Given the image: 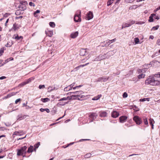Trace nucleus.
Instances as JSON below:
<instances>
[{
    "label": "nucleus",
    "mask_w": 160,
    "mask_h": 160,
    "mask_svg": "<svg viewBox=\"0 0 160 160\" xmlns=\"http://www.w3.org/2000/svg\"><path fill=\"white\" fill-rule=\"evenodd\" d=\"M145 84H150L152 86L158 85L160 84V81L155 79L154 76H149L145 80Z\"/></svg>",
    "instance_id": "f257e3e1"
},
{
    "label": "nucleus",
    "mask_w": 160,
    "mask_h": 160,
    "mask_svg": "<svg viewBox=\"0 0 160 160\" xmlns=\"http://www.w3.org/2000/svg\"><path fill=\"white\" fill-rule=\"evenodd\" d=\"M27 147L26 146L22 147L21 149L18 150L17 155L18 156L22 155L23 157L25 156V155L27 153L26 149Z\"/></svg>",
    "instance_id": "f03ea898"
},
{
    "label": "nucleus",
    "mask_w": 160,
    "mask_h": 160,
    "mask_svg": "<svg viewBox=\"0 0 160 160\" xmlns=\"http://www.w3.org/2000/svg\"><path fill=\"white\" fill-rule=\"evenodd\" d=\"M71 93H72L73 94H76L77 97H78V99L80 100H82L85 97V96L83 95V92L81 91H78L72 92H70Z\"/></svg>",
    "instance_id": "7ed1b4c3"
},
{
    "label": "nucleus",
    "mask_w": 160,
    "mask_h": 160,
    "mask_svg": "<svg viewBox=\"0 0 160 160\" xmlns=\"http://www.w3.org/2000/svg\"><path fill=\"white\" fill-rule=\"evenodd\" d=\"M28 3L26 1H22L20 2L18 8L21 10L23 11L26 9V5Z\"/></svg>",
    "instance_id": "20e7f679"
},
{
    "label": "nucleus",
    "mask_w": 160,
    "mask_h": 160,
    "mask_svg": "<svg viewBox=\"0 0 160 160\" xmlns=\"http://www.w3.org/2000/svg\"><path fill=\"white\" fill-rule=\"evenodd\" d=\"M107 57H106V55H105V54L103 55H100L99 56L97 57L94 59L92 61H99L101 60L105 59L107 58Z\"/></svg>",
    "instance_id": "39448f33"
},
{
    "label": "nucleus",
    "mask_w": 160,
    "mask_h": 160,
    "mask_svg": "<svg viewBox=\"0 0 160 160\" xmlns=\"http://www.w3.org/2000/svg\"><path fill=\"white\" fill-rule=\"evenodd\" d=\"M78 12V13H79L78 14H77L75 15L74 18V20L76 22H80L81 21V12L80 11H79Z\"/></svg>",
    "instance_id": "423d86ee"
},
{
    "label": "nucleus",
    "mask_w": 160,
    "mask_h": 160,
    "mask_svg": "<svg viewBox=\"0 0 160 160\" xmlns=\"http://www.w3.org/2000/svg\"><path fill=\"white\" fill-rule=\"evenodd\" d=\"M109 78V77H100L98 78L96 80V82H106Z\"/></svg>",
    "instance_id": "0eeeda50"
},
{
    "label": "nucleus",
    "mask_w": 160,
    "mask_h": 160,
    "mask_svg": "<svg viewBox=\"0 0 160 160\" xmlns=\"http://www.w3.org/2000/svg\"><path fill=\"white\" fill-rule=\"evenodd\" d=\"M93 13L91 11H89L87 14L86 19L87 20H90L93 18Z\"/></svg>",
    "instance_id": "6e6552de"
},
{
    "label": "nucleus",
    "mask_w": 160,
    "mask_h": 160,
    "mask_svg": "<svg viewBox=\"0 0 160 160\" xmlns=\"http://www.w3.org/2000/svg\"><path fill=\"white\" fill-rule=\"evenodd\" d=\"M116 52V51L114 52V50L110 51L107 53L105 54V55H106V57H107V58H108L109 57L115 54Z\"/></svg>",
    "instance_id": "1a4fd4ad"
},
{
    "label": "nucleus",
    "mask_w": 160,
    "mask_h": 160,
    "mask_svg": "<svg viewBox=\"0 0 160 160\" xmlns=\"http://www.w3.org/2000/svg\"><path fill=\"white\" fill-rule=\"evenodd\" d=\"M133 119L137 124H140L141 123L140 119L138 116L134 117Z\"/></svg>",
    "instance_id": "9d476101"
},
{
    "label": "nucleus",
    "mask_w": 160,
    "mask_h": 160,
    "mask_svg": "<svg viewBox=\"0 0 160 160\" xmlns=\"http://www.w3.org/2000/svg\"><path fill=\"white\" fill-rule=\"evenodd\" d=\"M45 33L47 36L49 37H51L53 35V32L52 31L49 30L48 29L46 30Z\"/></svg>",
    "instance_id": "9b49d317"
},
{
    "label": "nucleus",
    "mask_w": 160,
    "mask_h": 160,
    "mask_svg": "<svg viewBox=\"0 0 160 160\" xmlns=\"http://www.w3.org/2000/svg\"><path fill=\"white\" fill-rule=\"evenodd\" d=\"M127 118V117L125 116L120 117L119 118L120 121L121 122H123L126 120Z\"/></svg>",
    "instance_id": "f8f14e48"
},
{
    "label": "nucleus",
    "mask_w": 160,
    "mask_h": 160,
    "mask_svg": "<svg viewBox=\"0 0 160 160\" xmlns=\"http://www.w3.org/2000/svg\"><path fill=\"white\" fill-rule=\"evenodd\" d=\"M97 116L96 114L95 113H92L89 115L90 118L92 119V121L94 119L96 118Z\"/></svg>",
    "instance_id": "ddd939ff"
},
{
    "label": "nucleus",
    "mask_w": 160,
    "mask_h": 160,
    "mask_svg": "<svg viewBox=\"0 0 160 160\" xmlns=\"http://www.w3.org/2000/svg\"><path fill=\"white\" fill-rule=\"evenodd\" d=\"M23 134V132L22 131H16L14 132L13 135H16L17 136H21Z\"/></svg>",
    "instance_id": "4468645a"
},
{
    "label": "nucleus",
    "mask_w": 160,
    "mask_h": 160,
    "mask_svg": "<svg viewBox=\"0 0 160 160\" xmlns=\"http://www.w3.org/2000/svg\"><path fill=\"white\" fill-rule=\"evenodd\" d=\"M119 115V113L116 111H113L112 113V116L114 118H117Z\"/></svg>",
    "instance_id": "2eb2a0df"
},
{
    "label": "nucleus",
    "mask_w": 160,
    "mask_h": 160,
    "mask_svg": "<svg viewBox=\"0 0 160 160\" xmlns=\"http://www.w3.org/2000/svg\"><path fill=\"white\" fill-rule=\"evenodd\" d=\"M27 116H23L22 114L19 115L17 117V120H21L26 118Z\"/></svg>",
    "instance_id": "dca6fc26"
},
{
    "label": "nucleus",
    "mask_w": 160,
    "mask_h": 160,
    "mask_svg": "<svg viewBox=\"0 0 160 160\" xmlns=\"http://www.w3.org/2000/svg\"><path fill=\"white\" fill-rule=\"evenodd\" d=\"M87 53L86 49H82L80 52V54L81 56H83Z\"/></svg>",
    "instance_id": "f3484780"
},
{
    "label": "nucleus",
    "mask_w": 160,
    "mask_h": 160,
    "mask_svg": "<svg viewBox=\"0 0 160 160\" xmlns=\"http://www.w3.org/2000/svg\"><path fill=\"white\" fill-rule=\"evenodd\" d=\"M107 115V112L105 111H101L100 112L99 116L101 117H105Z\"/></svg>",
    "instance_id": "a211bd4d"
},
{
    "label": "nucleus",
    "mask_w": 160,
    "mask_h": 160,
    "mask_svg": "<svg viewBox=\"0 0 160 160\" xmlns=\"http://www.w3.org/2000/svg\"><path fill=\"white\" fill-rule=\"evenodd\" d=\"M78 32H76L74 33H72L71 35V37L72 38H75L78 35Z\"/></svg>",
    "instance_id": "6ab92c4d"
},
{
    "label": "nucleus",
    "mask_w": 160,
    "mask_h": 160,
    "mask_svg": "<svg viewBox=\"0 0 160 160\" xmlns=\"http://www.w3.org/2000/svg\"><path fill=\"white\" fill-rule=\"evenodd\" d=\"M72 85H70L65 87L64 89V91L67 92L72 89Z\"/></svg>",
    "instance_id": "aec40b11"
},
{
    "label": "nucleus",
    "mask_w": 160,
    "mask_h": 160,
    "mask_svg": "<svg viewBox=\"0 0 160 160\" xmlns=\"http://www.w3.org/2000/svg\"><path fill=\"white\" fill-rule=\"evenodd\" d=\"M33 151V147L32 146H30L28 148L27 152L28 153H30L32 152Z\"/></svg>",
    "instance_id": "412c9836"
},
{
    "label": "nucleus",
    "mask_w": 160,
    "mask_h": 160,
    "mask_svg": "<svg viewBox=\"0 0 160 160\" xmlns=\"http://www.w3.org/2000/svg\"><path fill=\"white\" fill-rule=\"evenodd\" d=\"M71 98H69V97H64L62 98H61L59 101H66L67 100H70Z\"/></svg>",
    "instance_id": "4be33fe9"
},
{
    "label": "nucleus",
    "mask_w": 160,
    "mask_h": 160,
    "mask_svg": "<svg viewBox=\"0 0 160 160\" xmlns=\"http://www.w3.org/2000/svg\"><path fill=\"white\" fill-rule=\"evenodd\" d=\"M69 98H71V99H78V97H77V96L76 95V94H74L73 95H71Z\"/></svg>",
    "instance_id": "5701e85b"
},
{
    "label": "nucleus",
    "mask_w": 160,
    "mask_h": 160,
    "mask_svg": "<svg viewBox=\"0 0 160 160\" xmlns=\"http://www.w3.org/2000/svg\"><path fill=\"white\" fill-rule=\"evenodd\" d=\"M41 101L44 102H48L50 101V99L47 98H42Z\"/></svg>",
    "instance_id": "b1692460"
},
{
    "label": "nucleus",
    "mask_w": 160,
    "mask_h": 160,
    "mask_svg": "<svg viewBox=\"0 0 160 160\" xmlns=\"http://www.w3.org/2000/svg\"><path fill=\"white\" fill-rule=\"evenodd\" d=\"M22 11L20 9H19V10H17L16 11L15 13V14L16 15H19L20 14H21L23 13V12H22Z\"/></svg>",
    "instance_id": "393cba45"
},
{
    "label": "nucleus",
    "mask_w": 160,
    "mask_h": 160,
    "mask_svg": "<svg viewBox=\"0 0 160 160\" xmlns=\"http://www.w3.org/2000/svg\"><path fill=\"white\" fill-rule=\"evenodd\" d=\"M130 26V25L128 23L125 24H123L122 25V28H124L126 27H128Z\"/></svg>",
    "instance_id": "a878e982"
},
{
    "label": "nucleus",
    "mask_w": 160,
    "mask_h": 160,
    "mask_svg": "<svg viewBox=\"0 0 160 160\" xmlns=\"http://www.w3.org/2000/svg\"><path fill=\"white\" fill-rule=\"evenodd\" d=\"M102 96V95L100 94L98 95L97 97H95L92 98V100H98Z\"/></svg>",
    "instance_id": "bb28decb"
},
{
    "label": "nucleus",
    "mask_w": 160,
    "mask_h": 160,
    "mask_svg": "<svg viewBox=\"0 0 160 160\" xmlns=\"http://www.w3.org/2000/svg\"><path fill=\"white\" fill-rule=\"evenodd\" d=\"M150 64H145L143 66V68L145 69H147L149 68Z\"/></svg>",
    "instance_id": "cd10ccee"
},
{
    "label": "nucleus",
    "mask_w": 160,
    "mask_h": 160,
    "mask_svg": "<svg viewBox=\"0 0 160 160\" xmlns=\"http://www.w3.org/2000/svg\"><path fill=\"white\" fill-rule=\"evenodd\" d=\"M40 145V142H38V143H37L35 144L34 145V147H35V148L34 149V151H36V149L37 148L39 147V146Z\"/></svg>",
    "instance_id": "c85d7f7f"
},
{
    "label": "nucleus",
    "mask_w": 160,
    "mask_h": 160,
    "mask_svg": "<svg viewBox=\"0 0 160 160\" xmlns=\"http://www.w3.org/2000/svg\"><path fill=\"white\" fill-rule=\"evenodd\" d=\"M58 89V88H56V87H54L53 88H52L51 87H49L48 88V90L50 91L51 92L53 90H57Z\"/></svg>",
    "instance_id": "c756f323"
},
{
    "label": "nucleus",
    "mask_w": 160,
    "mask_h": 160,
    "mask_svg": "<svg viewBox=\"0 0 160 160\" xmlns=\"http://www.w3.org/2000/svg\"><path fill=\"white\" fill-rule=\"evenodd\" d=\"M18 27L17 26L16 23H14L13 25V27L12 28V29H13L14 31H16L17 29H18Z\"/></svg>",
    "instance_id": "7c9ffc66"
},
{
    "label": "nucleus",
    "mask_w": 160,
    "mask_h": 160,
    "mask_svg": "<svg viewBox=\"0 0 160 160\" xmlns=\"http://www.w3.org/2000/svg\"><path fill=\"white\" fill-rule=\"evenodd\" d=\"M14 38L15 39L18 40L21 38L22 39L23 37L22 36H19L17 34L16 36Z\"/></svg>",
    "instance_id": "2f4dec72"
},
{
    "label": "nucleus",
    "mask_w": 160,
    "mask_h": 160,
    "mask_svg": "<svg viewBox=\"0 0 160 160\" xmlns=\"http://www.w3.org/2000/svg\"><path fill=\"white\" fill-rule=\"evenodd\" d=\"M50 26L52 28H54L55 26V23L53 22H50L49 23Z\"/></svg>",
    "instance_id": "473e14b6"
},
{
    "label": "nucleus",
    "mask_w": 160,
    "mask_h": 160,
    "mask_svg": "<svg viewBox=\"0 0 160 160\" xmlns=\"http://www.w3.org/2000/svg\"><path fill=\"white\" fill-rule=\"evenodd\" d=\"M91 156V154L90 153H88L84 155L85 158H90Z\"/></svg>",
    "instance_id": "72a5a7b5"
},
{
    "label": "nucleus",
    "mask_w": 160,
    "mask_h": 160,
    "mask_svg": "<svg viewBox=\"0 0 160 160\" xmlns=\"http://www.w3.org/2000/svg\"><path fill=\"white\" fill-rule=\"evenodd\" d=\"M154 16L153 15H152V14L149 17V21L150 22H153V18Z\"/></svg>",
    "instance_id": "f704fd0d"
},
{
    "label": "nucleus",
    "mask_w": 160,
    "mask_h": 160,
    "mask_svg": "<svg viewBox=\"0 0 160 160\" xmlns=\"http://www.w3.org/2000/svg\"><path fill=\"white\" fill-rule=\"evenodd\" d=\"M145 75L144 74H141L138 76V78L139 79L144 78Z\"/></svg>",
    "instance_id": "c9c22d12"
},
{
    "label": "nucleus",
    "mask_w": 160,
    "mask_h": 160,
    "mask_svg": "<svg viewBox=\"0 0 160 160\" xmlns=\"http://www.w3.org/2000/svg\"><path fill=\"white\" fill-rule=\"evenodd\" d=\"M154 122V120L153 119L150 118L149 119V123L151 125L153 124V123Z\"/></svg>",
    "instance_id": "e433bc0d"
},
{
    "label": "nucleus",
    "mask_w": 160,
    "mask_h": 160,
    "mask_svg": "<svg viewBox=\"0 0 160 160\" xmlns=\"http://www.w3.org/2000/svg\"><path fill=\"white\" fill-rule=\"evenodd\" d=\"M40 12V10H36V11L34 12V15L35 17H37V15H36L37 13H39Z\"/></svg>",
    "instance_id": "4c0bfd02"
},
{
    "label": "nucleus",
    "mask_w": 160,
    "mask_h": 160,
    "mask_svg": "<svg viewBox=\"0 0 160 160\" xmlns=\"http://www.w3.org/2000/svg\"><path fill=\"white\" fill-rule=\"evenodd\" d=\"M152 15H153V16H154V17H153L155 19L158 20L159 19V17L158 16H157L155 14H152Z\"/></svg>",
    "instance_id": "58836bf2"
},
{
    "label": "nucleus",
    "mask_w": 160,
    "mask_h": 160,
    "mask_svg": "<svg viewBox=\"0 0 160 160\" xmlns=\"http://www.w3.org/2000/svg\"><path fill=\"white\" fill-rule=\"evenodd\" d=\"M133 2V0H125V2L127 3H132Z\"/></svg>",
    "instance_id": "ea45409f"
},
{
    "label": "nucleus",
    "mask_w": 160,
    "mask_h": 160,
    "mask_svg": "<svg viewBox=\"0 0 160 160\" xmlns=\"http://www.w3.org/2000/svg\"><path fill=\"white\" fill-rule=\"evenodd\" d=\"M134 41L136 44H137L139 42V39L138 38H134Z\"/></svg>",
    "instance_id": "a19ab883"
},
{
    "label": "nucleus",
    "mask_w": 160,
    "mask_h": 160,
    "mask_svg": "<svg viewBox=\"0 0 160 160\" xmlns=\"http://www.w3.org/2000/svg\"><path fill=\"white\" fill-rule=\"evenodd\" d=\"M32 80H33V78L32 77L28 79L26 81L27 83L28 84Z\"/></svg>",
    "instance_id": "79ce46f5"
},
{
    "label": "nucleus",
    "mask_w": 160,
    "mask_h": 160,
    "mask_svg": "<svg viewBox=\"0 0 160 160\" xmlns=\"http://www.w3.org/2000/svg\"><path fill=\"white\" fill-rule=\"evenodd\" d=\"M144 122L145 124L148 125V121L147 118H145L144 119Z\"/></svg>",
    "instance_id": "37998d69"
},
{
    "label": "nucleus",
    "mask_w": 160,
    "mask_h": 160,
    "mask_svg": "<svg viewBox=\"0 0 160 160\" xmlns=\"http://www.w3.org/2000/svg\"><path fill=\"white\" fill-rule=\"evenodd\" d=\"M159 28V26H154L152 28V30H157Z\"/></svg>",
    "instance_id": "c03bdc74"
},
{
    "label": "nucleus",
    "mask_w": 160,
    "mask_h": 160,
    "mask_svg": "<svg viewBox=\"0 0 160 160\" xmlns=\"http://www.w3.org/2000/svg\"><path fill=\"white\" fill-rule=\"evenodd\" d=\"M153 76H154V78H160V73L155 74Z\"/></svg>",
    "instance_id": "a18cd8bd"
},
{
    "label": "nucleus",
    "mask_w": 160,
    "mask_h": 160,
    "mask_svg": "<svg viewBox=\"0 0 160 160\" xmlns=\"http://www.w3.org/2000/svg\"><path fill=\"white\" fill-rule=\"evenodd\" d=\"M140 6V5L138 6V5H133L132 6V7L133 9H136L138 8Z\"/></svg>",
    "instance_id": "49530a36"
},
{
    "label": "nucleus",
    "mask_w": 160,
    "mask_h": 160,
    "mask_svg": "<svg viewBox=\"0 0 160 160\" xmlns=\"http://www.w3.org/2000/svg\"><path fill=\"white\" fill-rule=\"evenodd\" d=\"M112 3L113 2H112V1L108 0V1L107 2V6H109L111 5Z\"/></svg>",
    "instance_id": "de8ad7c7"
},
{
    "label": "nucleus",
    "mask_w": 160,
    "mask_h": 160,
    "mask_svg": "<svg viewBox=\"0 0 160 160\" xmlns=\"http://www.w3.org/2000/svg\"><path fill=\"white\" fill-rule=\"evenodd\" d=\"M135 23V21H134L133 20H131L130 21V22H128V23L130 25V26Z\"/></svg>",
    "instance_id": "09e8293b"
},
{
    "label": "nucleus",
    "mask_w": 160,
    "mask_h": 160,
    "mask_svg": "<svg viewBox=\"0 0 160 160\" xmlns=\"http://www.w3.org/2000/svg\"><path fill=\"white\" fill-rule=\"evenodd\" d=\"M122 96L124 98H127L128 97V94L126 92H125L123 93Z\"/></svg>",
    "instance_id": "8fccbe9b"
},
{
    "label": "nucleus",
    "mask_w": 160,
    "mask_h": 160,
    "mask_svg": "<svg viewBox=\"0 0 160 160\" xmlns=\"http://www.w3.org/2000/svg\"><path fill=\"white\" fill-rule=\"evenodd\" d=\"M29 4L31 6L34 7L35 6V4L32 2H29Z\"/></svg>",
    "instance_id": "3c124183"
},
{
    "label": "nucleus",
    "mask_w": 160,
    "mask_h": 160,
    "mask_svg": "<svg viewBox=\"0 0 160 160\" xmlns=\"http://www.w3.org/2000/svg\"><path fill=\"white\" fill-rule=\"evenodd\" d=\"M66 103H67V102H64V103H61V102H58V105H62V106H63L64 105H65L66 104Z\"/></svg>",
    "instance_id": "603ef678"
},
{
    "label": "nucleus",
    "mask_w": 160,
    "mask_h": 160,
    "mask_svg": "<svg viewBox=\"0 0 160 160\" xmlns=\"http://www.w3.org/2000/svg\"><path fill=\"white\" fill-rule=\"evenodd\" d=\"M145 23L144 22H139L136 23V24L141 25Z\"/></svg>",
    "instance_id": "864d4df0"
},
{
    "label": "nucleus",
    "mask_w": 160,
    "mask_h": 160,
    "mask_svg": "<svg viewBox=\"0 0 160 160\" xmlns=\"http://www.w3.org/2000/svg\"><path fill=\"white\" fill-rule=\"evenodd\" d=\"M45 86L44 85H40L39 86V88L40 89H41L42 88H45Z\"/></svg>",
    "instance_id": "5fc2aeb1"
},
{
    "label": "nucleus",
    "mask_w": 160,
    "mask_h": 160,
    "mask_svg": "<svg viewBox=\"0 0 160 160\" xmlns=\"http://www.w3.org/2000/svg\"><path fill=\"white\" fill-rule=\"evenodd\" d=\"M10 15V14L8 13H6L3 15V18H6L7 17H8L9 15Z\"/></svg>",
    "instance_id": "6e6d98bb"
},
{
    "label": "nucleus",
    "mask_w": 160,
    "mask_h": 160,
    "mask_svg": "<svg viewBox=\"0 0 160 160\" xmlns=\"http://www.w3.org/2000/svg\"><path fill=\"white\" fill-rule=\"evenodd\" d=\"M20 101H21V99L20 98H18V99H17L15 101V103L16 104L18 103V102H20Z\"/></svg>",
    "instance_id": "4d7b16f0"
},
{
    "label": "nucleus",
    "mask_w": 160,
    "mask_h": 160,
    "mask_svg": "<svg viewBox=\"0 0 160 160\" xmlns=\"http://www.w3.org/2000/svg\"><path fill=\"white\" fill-rule=\"evenodd\" d=\"M27 84V83L26 82H22V83L20 84L19 85H21V86H24V85H26Z\"/></svg>",
    "instance_id": "13d9d810"
},
{
    "label": "nucleus",
    "mask_w": 160,
    "mask_h": 160,
    "mask_svg": "<svg viewBox=\"0 0 160 160\" xmlns=\"http://www.w3.org/2000/svg\"><path fill=\"white\" fill-rule=\"evenodd\" d=\"M4 52V49L3 48H1L0 50V54L2 55L3 53Z\"/></svg>",
    "instance_id": "bf43d9fd"
},
{
    "label": "nucleus",
    "mask_w": 160,
    "mask_h": 160,
    "mask_svg": "<svg viewBox=\"0 0 160 160\" xmlns=\"http://www.w3.org/2000/svg\"><path fill=\"white\" fill-rule=\"evenodd\" d=\"M146 99H148V101H149L148 98H144L143 99H141L140 101H146Z\"/></svg>",
    "instance_id": "052dcab7"
},
{
    "label": "nucleus",
    "mask_w": 160,
    "mask_h": 160,
    "mask_svg": "<svg viewBox=\"0 0 160 160\" xmlns=\"http://www.w3.org/2000/svg\"><path fill=\"white\" fill-rule=\"evenodd\" d=\"M82 86V85H81L78 86H77L76 87H75L73 88V89L74 90H75L77 88H80V87H81Z\"/></svg>",
    "instance_id": "680f3d73"
},
{
    "label": "nucleus",
    "mask_w": 160,
    "mask_h": 160,
    "mask_svg": "<svg viewBox=\"0 0 160 160\" xmlns=\"http://www.w3.org/2000/svg\"><path fill=\"white\" fill-rule=\"evenodd\" d=\"M110 44L109 41L107 42L105 44V46H107L109 45Z\"/></svg>",
    "instance_id": "e2e57ef3"
},
{
    "label": "nucleus",
    "mask_w": 160,
    "mask_h": 160,
    "mask_svg": "<svg viewBox=\"0 0 160 160\" xmlns=\"http://www.w3.org/2000/svg\"><path fill=\"white\" fill-rule=\"evenodd\" d=\"M85 66V65L84 64H83V65H81L79 66H78L75 69H76L77 68H80V67H84Z\"/></svg>",
    "instance_id": "0e129e2a"
},
{
    "label": "nucleus",
    "mask_w": 160,
    "mask_h": 160,
    "mask_svg": "<svg viewBox=\"0 0 160 160\" xmlns=\"http://www.w3.org/2000/svg\"><path fill=\"white\" fill-rule=\"evenodd\" d=\"M9 61V59H7L5 61V62H3V64H5V63H7Z\"/></svg>",
    "instance_id": "69168bd1"
},
{
    "label": "nucleus",
    "mask_w": 160,
    "mask_h": 160,
    "mask_svg": "<svg viewBox=\"0 0 160 160\" xmlns=\"http://www.w3.org/2000/svg\"><path fill=\"white\" fill-rule=\"evenodd\" d=\"M157 44L158 45H160V39H158L157 42Z\"/></svg>",
    "instance_id": "338daca9"
},
{
    "label": "nucleus",
    "mask_w": 160,
    "mask_h": 160,
    "mask_svg": "<svg viewBox=\"0 0 160 160\" xmlns=\"http://www.w3.org/2000/svg\"><path fill=\"white\" fill-rule=\"evenodd\" d=\"M6 78V77H5V76H2V77H0V80H2V79H5Z\"/></svg>",
    "instance_id": "774afa93"
}]
</instances>
